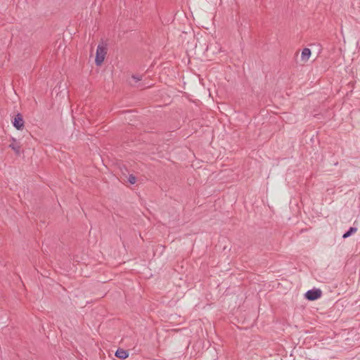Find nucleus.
I'll use <instances>...</instances> for the list:
<instances>
[{"label": "nucleus", "mask_w": 360, "mask_h": 360, "mask_svg": "<svg viewBox=\"0 0 360 360\" xmlns=\"http://www.w3.org/2000/svg\"><path fill=\"white\" fill-rule=\"evenodd\" d=\"M333 165H338V162H333Z\"/></svg>", "instance_id": "9d476101"}, {"label": "nucleus", "mask_w": 360, "mask_h": 360, "mask_svg": "<svg viewBox=\"0 0 360 360\" xmlns=\"http://www.w3.org/2000/svg\"><path fill=\"white\" fill-rule=\"evenodd\" d=\"M13 124L18 130L22 129V127H24V120L20 114L18 113L15 117L13 121Z\"/></svg>", "instance_id": "7ed1b4c3"}, {"label": "nucleus", "mask_w": 360, "mask_h": 360, "mask_svg": "<svg viewBox=\"0 0 360 360\" xmlns=\"http://www.w3.org/2000/svg\"><path fill=\"white\" fill-rule=\"evenodd\" d=\"M311 50L309 48H304L302 49V53H301V60L303 62L308 61L310 56H311Z\"/></svg>", "instance_id": "39448f33"}, {"label": "nucleus", "mask_w": 360, "mask_h": 360, "mask_svg": "<svg viewBox=\"0 0 360 360\" xmlns=\"http://www.w3.org/2000/svg\"><path fill=\"white\" fill-rule=\"evenodd\" d=\"M132 79L135 81V82H138L142 79L141 76L132 75Z\"/></svg>", "instance_id": "1a4fd4ad"}, {"label": "nucleus", "mask_w": 360, "mask_h": 360, "mask_svg": "<svg viewBox=\"0 0 360 360\" xmlns=\"http://www.w3.org/2000/svg\"><path fill=\"white\" fill-rule=\"evenodd\" d=\"M356 231H357V228L350 227L349 229L343 234L342 238H347L349 237L352 234L356 233Z\"/></svg>", "instance_id": "6e6552de"}, {"label": "nucleus", "mask_w": 360, "mask_h": 360, "mask_svg": "<svg viewBox=\"0 0 360 360\" xmlns=\"http://www.w3.org/2000/svg\"><path fill=\"white\" fill-rule=\"evenodd\" d=\"M9 147L15 151V155H20L21 148L15 140L13 141V142L9 145Z\"/></svg>", "instance_id": "0eeeda50"}, {"label": "nucleus", "mask_w": 360, "mask_h": 360, "mask_svg": "<svg viewBox=\"0 0 360 360\" xmlns=\"http://www.w3.org/2000/svg\"><path fill=\"white\" fill-rule=\"evenodd\" d=\"M115 356L120 359H125L128 357L129 354L127 350L119 348L115 352Z\"/></svg>", "instance_id": "423d86ee"}, {"label": "nucleus", "mask_w": 360, "mask_h": 360, "mask_svg": "<svg viewBox=\"0 0 360 360\" xmlns=\"http://www.w3.org/2000/svg\"><path fill=\"white\" fill-rule=\"evenodd\" d=\"M322 295V291L319 288H314L308 290L305 293V298L309 301H314L320 298Z\"/></svg>", "instance_id": "f03ea898"}, {"label": "nucleus", "mask_w": 360, "mask_h": 360, "mask_svg": "<svg viewBox=\"0 0 360 360\" xmlns=\"http://www.w3.org/2000/svg\"><path fill=\"white\" fill-rule=\"evenodd\" d=\"M122 179L124 181H127L131 184H134L136 183V177L133 174L127 175L124 172H122Z\"/></svg>", "instance_id": "20e7f679"}, {"label": "nucleus", "mask_w": 360, "mask_h": 360, "mask_svg": "<svg viewBox=\"0 0 360 360\" xmlns=\"http://www.w3.org/2000/svg\"><path fill=\"white\" fill-rule=\"evenodd\" d=\"M107 53V48L103 44H98L96 49L95 63L96 65L100 66L104 61Z\"/></svg>", "instance_id": "f257e3e1"}]
</instances>
